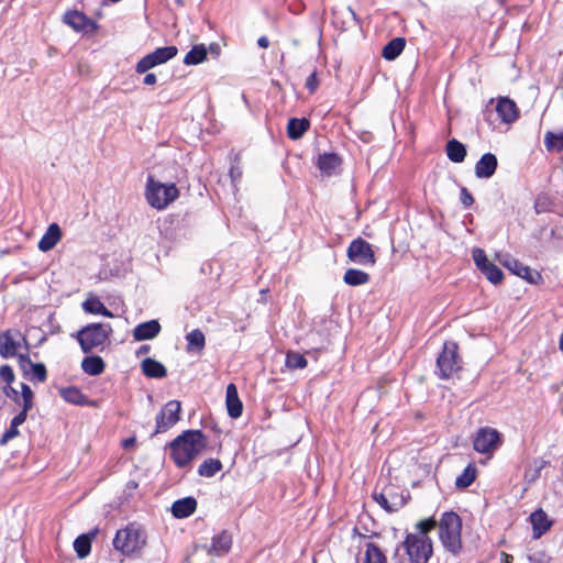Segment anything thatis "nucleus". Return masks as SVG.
<instances>
[{"label":"nucleus","instance_id":"37","mask_svg":"<svg viewBox=\"0 0 563 563\" xmlns=\"http://www.w3.org/2000/svg\"><path fill=\"white\" fill-rule=\"evenodd\" d=\"M14 333L18 336H20L21 342L23 343L24 349H25V353H20V354L16 355L18 356L19 366L22 369L23 374L25 376H29L30 375L31 365L34 364L30 360V356H29V351H30L29 342H27L26 338L24 335H22L19 331H14Z\"/></svg>","mask_w":563,"mask_h":563},{"label":"nucleus","instance_id":"4","mask_svg":"<svg viewBox=\"0 0 563 563\" xmlns=\"http://www.w3.org/2000/svg\"><path fill=\"white\" fill-rule=\"evenodd\" d=\"M146 545V533L135 523L117 531L113 547L125 556L140 553Z\"/></svg>","mask_w":563,"mask_h":563},{"label":"nucleus","instance_id":"32","mask_svg":"<svg viewBox=\"0 0 563 563\" xmlns=\"http://www.w3.org/2000/svg\"><path fill=\"white\" fill-rule=\"evenodd\" d=\"M82 308L88 313L101 314L108 318H112L113 313L103 305L98 297H91L82 302Z\"/></svg>","mask_w":563,"mask_h":563},{"label":"nucleus","instance_id":"23","mask_svg":"<svg viewBox=\"0 0 563 563\" xmlns=\"http://www.w3.org/2000/svg\"><path fill=\"white\" fill-rule=\"evenodd\" d=\"M347 250V258L351 263L361 265V266H374L375 265V254L373 249H346Z\"/></svg>","mask_w":563,"mask_h":563},{"label":"nucleus","instance_id":"36","mask_svg":"<svg viewBox=\"0 0 563 563\" xmlns=\"http://www.w3.org/2000/svg\"><path fill=\"white\" fill-rule=\"evenodd\" d=\"M187 351H201L206 345V338L201 330L195 329L186 335Z\"/></svg>","mask_w":563,"mask_h":563},{"label":"nucleus","instance_id":"35","mask_svg":"<svg viewBox=\"0 0 563 563\" xmlns=\"http://www.w3.org/2000/svg\"><path fill=\"white\" fill-rule=\"evenodd\" d=\"M343 282L349 286H361L369 282V275L360 269L349 268L343 276Z\"/></svg>","mask_w":563,"mask_h":563},{"label":"nucleus","instance_id":"54","mask_svg":"<svg viewBox=\"0 0 563 563\" xmlns=\"http://www.w3.org/2000/svg\"><path fill=\"white\" fill-rule=\"evenodd\" d=\"M351 247H367L372 246L368 242L362 240L361 238L354 239L350 245Z\"/></svg>","mask_w":563,"mask_h":563},{"label":"nucleus","instance_id":"20","mask_svg":"<svg viewBox=\"0 0 563 563\" xmlns=\"http://www.w3.org/2000/svg\"><path fill=\"white\" fill-rule=\"evenodd\" d=\"M227 409L228 413L231 418H239L243 411V404L239 398L238 388L233 383H230L227 386V396H225Z\"/></svg>","mask_w":563,"mask_h":563},{"label":"nucleus","instance_id":"13","mask_svg":"<svg viewBox=\"0 0 563 563\" xmlns=\"http://www.w3.org/2000/svg\"><path fill=\"white\" fill-rule=\"evenodd\" d=\"M232 543V533L228 530H222L212 537L207 552L211 555L223 556L230 552Z\"/></svg>","mask_w":563,"mask_h":563},{"label":"nucleus","instance_id":"57","mask_svg":"<svg viewBox=\"0 0 563 563\" xmlns=\"http://www.w3.org/2000/svg\"><path fill=\"white\" fill-rule=\"evenodd\" d=\"M156 75L153 74V73H148L145 75V77L143 78V82L147 86H153L156 84Z\"/></svg>","mask_w":563,"mask_h":563},{"label":"nucleus","instance_id":"11","mask_svg":"<svg viewBox=\"0 0 563 563\" xmlns=\"http://www.w3.org/2000/svg\"><path fill=\"white\" fill-rule=\"evenodd\" d=\"M500 444V433L489 427L481 428L473 440V449L483 454L493 453Z\"/></svg>","mask_w":563,"mask_h":563},{"label":"nucleus","instance_id":"34","mask_svg":"<svg viewBox=\"0 0 563 563\" xmlns=\"http://www.w3.org/2000/svg\"><path fill=\"white\" fill-rule=\"evenodd\" d=\"M60 239L62 230L59 225L57 223H52L38 241L37 246H56Z\"/></svg>","mask_w":563,"mask_h":563},{"label":"nucleus","instance_id":"53","mask_svg":"<svg viewBox=\"0 0 563 563\" xmlns=\"http://www.w3.org/2000/svg\"><path fill=\"white\" fill-rule=\"evenodd\" d=\"M460 200H461V203L466 208L472 206V203L474 202L472 195L464 187L461 189Z\"/></svg>","mask_w":563,"mask_h":563},{"label":"nucleus","instance_id":"15","mask_svg":"<svg viewBox=\"0 0 563 563\" xmlns=\"http://www.w3.org/2000/svg\"><path fill=\"white\" fill-rule=\"evenodd\" d=\"M530 523L534 539H540L553 525L542 508L537 509L530 515Z\"/></svg>","mask_w":563,"mask_h":563},{"label":"nucleus","instance_id":"43","mask_svg":"<svg viewBox=\"0 0 563 563\" xmlns=\"http://www.w3.org/2000/svg\"><path fill=\"white\" fill-rule=\"evenodd\" d=\"M476 477V470L471 464L467 465L461 475L455 479V486L457 488H466L473 484Z\"/></svg>","mask_w":563,"mask_h":563},{"label":"nucleus","instance_id":"41","mask_svg":"<svg viewBox=\"0 0 563 563\" xmlns=\"http://www.w3.org/2000/svg\"><path fill=\"white\" fill-rule=\"evenodd\" d=\"M364 563H386V556L377 544L371 542L366 545Z\"/></svg>","mask_w":563,"mask_h":563},{"label":"nucleus","instance_id":"26","mask_svg":"<svg viewBox=\"0 0 563 563\" xmlns=\"http://www.w3.org/2000/svg\"><path fill=\"white\" fill-rule=\"evenodd\" d=\"M81 368L88 375L98 376L104 372L106 363L101 356H86L81 361Z\"/></svg>","mask_w":563,"mask_h":563},{"label":"nucleus","instance_id":"24","mask_svg":"<svg viewBox=\"0 0 563 563\" xmlns=\"http://www.w3.org/2000/svg\"><path fill=\"white\" fill-rule=\"evenodd\" d=\"M60 397L71 405L90 406L89 398L76 386L64 387L59 390Z\"/></svg>","mask_w":563,"mask_h":563},{"label":"nucleus","instance_id":"47","mask_svg":"<svg viewBox=\"0 0 563 563\" xmlns=\"http://www.w3.org/2000/svg\"><path fill=\"white\" fill-rule=\"evenodd\" d=\"M0 378L4 382V385H12L14 383L15 375L9 364H3L0 366Z\"/></svg>","mask_w":563,"mask_h":563},{"label":"nucleus","instance_id":"10","mask_svg":"<svg viewBox=\"0 0 563 563\" xmlns=\"http://www.w3.org/2000/svg\"><path fill=\"white\" fill-rule=\"evenodd\" d=\"M177 47L174 45L158 47L154 52L141 58L135 67L137 74H144L151 68L162 65L177 55Z\"/></svg>","mask_w":563,"mask_h":563},{"label":"nucleus","instance_id":"8","mask_svg":"<svg viewBox=\"0 0 563 563\" xmlns=\"http://www.w3.org/2000/svg\"><path fill=\"white\" fill-rule=\"evenodd\" d=\"M496 258L511 274L521 277L531 285H539L543 282V277L538 271L531 269L509 254L497 252Z\"/></svg>","mask_w":563,"mask_h":563},{"label":"nucleus","instance_id":"61","mask_svg":"<svg viewBox=\"0 0 563 563\" xmlns=\"http://www.w3.org/2000/svg\"><path fill=\"white\" fill-rule=\"evenodd\" d=\"M134 443H135V439L129 438L122 442V445H123V448L128 449L129 446L133 445Z\"/></svg>","mask_w":563,"mask_h":563},{"label":"nucleus","instance_id":"64","mask_svg":"<svg viewBox=\"0 0 563 563\" xmlns=\"http://www.w3.org/2000/svg\"><path fill=\"white\" fill-rule=\"evenodd\" d=\"M559 347L563 352V332L561 333V336H560Z\"/></svg>","mask_w":563,"mask_h":563},{"label":"nucleus","instance_id":"6","mask_svg":"<svg viewBox=\"0 0 563 563\" xmlns=\"http://www.w3.org/2000/svg\"><path fill=\"white\" fill-rule=\"evenodd\" d=\"M112 333L109 323H90L82 327L77 333L76 339L84 353H90L95 349L103 345Z\"/></svg>","mask_w":563,"mask_h":563},{"label":"nucleus","instance_id":"2","mask_svg":"<svg viewBox=\"0 0 563 563\" xmlns=\"http://www.w3.org/2000/svg\"><path fill=\"white\" fill-rule=\"evenodd\" d=\"M144 196L147 203L158 211L165 210L179 197V189L174 183H161L152 175L146 178Z\"/></svg>","mask_w":563,"mask_h":563},{"label":"nucleus","instance_id":"19","mask_svg":"<svg viewBox=\"0 0 563 563\" xmlns=\"http://www.w3.org/2000/svg\"><path fill=\"white\" fill-rule=\"evenodd\" d=\"M161 324L157 320H150L137 324L133 330L135 341H145L156 338L161 332Z\"/></svg>","mask_w":563,"mask_h":563},{"label":"nucleus","instance_id":"59","mask_svg":"<svg viewBox=\"0 0 563 563\" xmlns=\"http://www.w3.org/2000/svg\"><path fill=\"white\" fill-rule=\"evenodd\" d=\"M257 45L262 48H267L268 45H269V41L266 36H261L258 40H257Z\"/></svg>","mask_w":563,"mask_h":563},{"label":"nucleus","instance_id":"25","mask_svg":"<svg viewBox=\"0 0 563 563\" xmlns=\"http://www.w3.org/2000/svg\"><path fill=\"white\" fill-rule=\"evenodd\" d=\"M142 372L150 378H164L167 375L166 367L158 361L146 357L141 363Z\"/></svg>","mask_w":563,"mask_h":563},{"label":"nucleus","instance_id":"52","mask_svg":"<svg viewBox=\"0 0 563 563\" xmlns=\"http://www.w3.org/2000/svg\"><path fill=\"white\" fill-rule=\"evenodd\" d=\"M319 86L316 71L311 73L306 80V88L310 92H314Z\"/></svg>","mask_w":563,"mask_h":563},{"label":"nucleus","instance_id":"3","mask_svg":"<svg viewBox=\"0 0 563 563\" xmlns=\"http://www.w3.org/2000/svg\"><path fill=\"white\" fill-rule=\"evenodd\" d=\"M462 520L454 511H445L439 521V539L443 548L457 555L462 550Z\"/></svg>","mask_w":563,"mask_h":563},{"label":"nucleus","instance_id":"60","mask_svg":"<svg viewBox=\"0 0 563 563\" xmlns=\"http://www.w3.org/2000/svg\"><path fill=\"white\" fill-rule=\"evenodd\" d=\"M150 350H151V346H150V345H147V344L141 345V346L139 347L137 352H136V355H137V356H140V355H142V354H146V353H148V352H150Z\"/></svg>","mask_w":563,"mask_h":563},{"label":"nucleus","instance_id":"56","mask_svg":"<svg viewBox=\"0 0 563 563\" xmlns=\"http://www.w3.org/2000/svg\"><path fill=\"white\" fill-rule=\"evenodd\" d=\"M537 213L543 212L547 209L545 199L538 198L534 202Z\"/></svg>","mask_w":563,"mask_h":563},{"label":"nucleus","instance_id":"45","mask_svg":"<svg viewBox=\"0 0 563 563\" xmlns=\"http://www.w3.org/2000/svg\"><path fill=\"white\" fill-rule=\"evenodd\" d=\"M435 527H437V521L432 517L420 520L416 523L417 532H413V534L429 537L428 533L431 530H433Z\"/></svg>","mask_w":563,"mask_h":563},{"label":"nucleus","instance_id":"42","mask_svg":"<svg viewBox=\"0 0 563 563\" xmlns=\"http://www.w3.org/2000/svg\"><path fill=\"white\" fill-rule=\"evenodd\" d=\"M285 364L290 369H302L307 366V358L299 352L288 351Z\"/></svg>","mask_w":563,"mask_h":563},{"label":"nucleus","instance_id":"30","mask_svg":"<svg viewBox=\"0 0 563 563\" xmlns=\"http://www.w3.org/2000/svg\"><path fill=\"white\" fill-rule=\"evenodd\" d=\"M310 123L307 119L292 118L287 124V134L291 140L300 139L305 132L309 129Z\"/></svg>","mask_w":563,"mask_h":563},{"label":"nucleus","instance_id":"46","mask_svg":"<svg viewBox=\"0 0 563 563\" xmlns=\"http://www.w3.org/2000/svg\"><path fill=\"white\" fill-rule=\"evenodd\" d=\"M20 387V400L22 399V407L31 410L33 408L34 394L31 387L25 383H21Z\"/></svg>","mask_w":563,"mask_h":563},{"label":"nucleus","instance_id":"17","mask_svg":"<svg viewBox=\"0 0 563 563\" xmlns=\"http://www.w3.org/2000/svg\"><path fill=\"white\" fill-rule=\"evenodd\" d=\"M341 164V157L333 152L320 154L317 161L319 170L322 175L328 177L334 175L340 168Z\"/></svg>","mask_w":563,"mask_h":563},{"label":"nucleus","instance_id":"55","mask_svg":"<svg viewBox=\"0 0 563 563\" xmlns=\"http://www.w3.org/2000/svg\"><path fill=\"white\" fill-rule=\"evenodd\" d=\"M241 175H242V172L238 166H232L230 168V177L233 183L236 181L238 179H240Z\"/></svg>","mask_w":563,"mask_h":563},{"label":"nucleus","instance_id":"33","mask_svg":"<svg viewBox=\"0 0 563 563\" xmlns=\"http://www.w3.org/2000/svg\"><path fill=\"white\" fill-rule=\"evenodd\" d=\"M548 463L549 462L543 459H534L525 471V482L527 484L537 482L541 476L542 470L548 465Z\"/></svg>","mask_w":563,"mask_h":563},{"label":"nucleus","instance_id":"29","mask_svg":"<svg viewBox=\"0 0 563 563\" xmlns=\"http://www.w3.org/2000/svg\"><path fill=\"white\" fill-rule=\"evenodd\" d=\"M448 158L453 163H462L466 156V148L460 141L452 139L445 146Z\"/></svg>","mask_w":563,"mask_h":563},{"label":"nucleus","instance_id":"31","mask_svg":"<svg viewBox=\"0 0 563 563\" xmlns=\"http://www.w3.org/2000/svg\"><path fill=\"white\" fill-rule=\"evenodd\" d=\"M95 532L78 536L74 541V550L79 559H85L91 551V542Z\"/></svg>","mask_w":563,"mask_h":563},{"label":"nucleus","instance_id":"1","mask_svg":"<svg viewBox=\"0 0 563 563\" xmlns=\"http://www.w3.org/2000/svg\"><path fill=\"white\" fill-rule=\"evenodd\" d=\"M208 445V438L201 430H185L167 444L170 459L179 468L188 466Z\"/></svg>","mask_w":563,"mask_h":563},{"label":"nucleus","instance_id":"5","mask_svg":"<svg viewBox=\"0 0 563 563\" xmlns=\"http://www.w3.org/2000/svg\"><path fill=\"white\" fill-rule=\"evenodd\" d=\"M402 548L408 556L409 563H429L433 555V542L430 537L416 536L407 532L405 540L397 550Z\"/></svg>","mask_w":563,"mask_h":563},{"label":"nucleus","instance_id":"39","mask_svg":"<svg viewBox=\"0 0 563 563\" xmlns=\"http://www.w3.org/2000/svg\"><path fill=\"white\" fill-rule=\"evenodd\" d=\"M544 145L548 151L562 152L563 151V131H559V132L548 131L544 135Z\"/></svg>","mask_w":563,"mask_h":563},{"label":"nucleus","instance_id":"14","mask_svg":"<svg viewBox=\"0 0 563 563\" xmlns=\"http://www.w3.org/2000/svg\"><path fill=\"white\" fill-rule=\"evenodd\" d=\"M63 20L77 32H88L96 29L95 22L79 11L66 12Z\"/></svg>","mask_w":563,"mask_h":563},{"label":"nucleus","instance_id":"44","mask_svg":"<svg viewBox=\"0 0 563 563\" xmlns=\"http://www.w3.org/2000/svg\"><path fill=\"white\" fill-rule=\"evenodd\" d=\"M30 375L31 380L44 383L47 378L46 366L43 363H34L31 365Z\"/></svg>","mask_w":563,"mask_h":563},{"label":"nucleus","instance_id":"62","mask_svg":"<svg viewBox=\"0 0 563 563\" xmlns=\"http://www.w3.org/2000/svg\"><path fill=\"white\" fill-rule=\"evenodd\" d=\"M5 404H7V400L3 397L2 386L0 385V409H2L5 406Z\"/></svg>","mask_w":563,"mask_h":563},{"label":"nucleus","instance_id":"40","mask_svg":"<svg viewBox=\"0 0 563 563\" xmlns=\"http://www.w3.org/2000/svg\"><path fill=\"white\" fill-rule=\"evenodd\" d=\"M207 58V48L203 44L195 45L185 56L184 64L198 65Z\"/></svg>","mask_w":563,"mask_h":563},{"label":"nucleus","instance_id":"49","mask_svg":"<svg viewBox=\"0 0 563 563\" xmlns=\"http://www.w3.org/2000/svg\"><path fill=\"white\" fill-rule=\"evenodd\" d=\"M373 499L387 512H394V510L389 509L391 506L389 504V499L387 498V494H384V492H374Z\"/></svg>","mask_w":563,"mask_h":563},{"label":"nucleus","instance_id":"38","mask_svg":"<svg viewBox=\"0 0 563 563\" xmlns=\"http://www.w3.org/2000/svg\"><path fill=\"white\" fill-rule=\"evenodd\" d=\"M222 470V463L218 459H207L198 467V475L212 477Z\"/></svg>","mask_w":563,"mask_h":563},{"label":"nucleus","instance_id":"21","mask_svg":"<svg viewBox=\"0 0 563 563\" xmlns=\"http://www.w3.org/2000/svg\"><path fill=\"white\" fill-rule=\"evenodd\" d=\"M197 509V500L191 497L177 499L172 505V514L177 519H183L191 516Z\"/></svg>","mask_w":563,"mask_h":563},{"label":"nucleus","instance_id":"48","mask_svg":"<svg viewBox=\"0 0 563 563\" xmlns=\"http://www.w3.org/2000/svg\"><path fill=\"white\" fill-rule=\"evenodd\" d=\"M2 393L5 399L10 398L16 405H22L20 401V394L12 385H3Z\"/></svg>","mask_w":563,"mask_h":563},{"label":"nucleus","instance_id":"12","mask_svg":"<svg viewBox=\"0 0 563 563\" xmlns=\"http://www.w3.org/2000/svg\"><path fill=\"white\" fill-rule=\"evenodd\" d=\"M473 260L476 267L489 283L493 285H499L503 283V271L487 258L484 249H473Z\"/></svg>","mask_w":563,"mask_h":563},{"label":"nucleus","instance_id":"50","mask_svg":"<svg viewBox=\"0 0 563 563\" xmlns=\"http://www.w3.org/2000/svg\"><path fill=\"white\" fill-rule=\"evenodd\" d=\"M19 428L10 424L9 429L0 438V445H5L9 441L19 435Z\"/></svg>","mask_w":563,"mask_h":563},{"label":"nucleus","instance_id":"9","mask_svg":"<svg viewBox=\"0 0 563 563\" xmlns=\"http://www.w3.org/2000/svg\"><path fill=\"white\" fill-rule=\"evenodd\" d=\"M181 404L178 400H169L164 405L161 411L156 415V428L152 437L166 432L174 427L180 419Z\"/></svg>","mask_w":563,"mask_h":563},{"label":"nucleus","instance_id":"63","mask_svg":"<svg viewBox=\"0 0 563 563\" xmlns=\"http://www.w3.org/2000/svg\"><path fill=\"white\" fill-rule=\"evenodd\" d=\"M347 12L351 14V18L356 22L358 23V20H357V16H356V13L354 12V10L352 8H347Z\"/></svg>","mask_w":563,"mask_h":563},{"label":"nucleus","instance_id":"7","mask_svg":"<svg viewBox=\"0 0 563 563\" xmlns=\"http://www.w3.org/2000/svg\"><path fill=\"white\" fill-rule=\"evenodd\" d=\"M462 368L459 346L455 342H444L442 352L437 357L435 374L441 379H449Z\"/></svg>","mask_w":563,"mask_h":563},{"label":"nucleus","instance_id":"18","mask_svg":"<svg viewBox=\"0 0 563 563\" xmlns=\"http://www.w3.org/2000/svg\"><path fill=\"white\" fill-rule=\"evenodd\" d=\"M497 157L492 153L484 154L475 164L477 178H490L497 169Z\"/></svg>","mask_w":563,"mask_h":563},{"label":"nucleus","instance_id":"58","mask_svg":"<svg viewBox=\"0 0 563 563\" xmlns=\"http://www.w3.org/2000/svg\"><path fill=\"white\" fill-rule=\"evenodd\" d=\"M512 555L506 553V552H501L500 553V563H512Z\"/></svg>","mask_w":563,"mask_h":563},{"label":"nucleus","instance_id":"16","mask_svg":"<svg viewBox=\"0 0 563 563\" xmlns=\"http://www.w3.org/2000/svg\"><path fill=\"white\" fill-rule=\"evenodd\" d=\"M496 111L504 123H512L519 117V110L515 101L507 97L499 98Z\"/></svg>","mask_w":563,"mask_h":563},{"label":"nucleus","instance_id":"27","mask_svg":"<svg viewBox=\"0 0 563 563\" xmlns=\"http://www.w3.org/2000/svg\"><path fill=\"white\" fill-rule=\"evenodd\" d=\"M405 45H406L405 38L395 37L384 46L382 56L386 60H394L402 53Z\"/></svg>","mask_w":563,"mask_h":563},{"label":"nucleus","instance_id":"28","mask_svg":"<svg viewBox=\"0 0 563 563\" xmlns=\"http://www.w3.org/2000/svg\"><path fill=\"white\" fill-rule=\"evenodd\" d=\"M383 492L384 494H387V498L389 499V504L391 506L389 509L394 510V512L401 509L410 498L408 492L406 495H404L402 492L398 493L397 489L393 486L386 487Z\"/></svg>","mask_w":563,"mask_h":563},{"label":"nucleus","instance_id":"51","mask_svg":"<svg viewBox=\"0 0 563 563\" xmlns=\"http://www.w3.org/2000/svg\"><path fill=\"white\" fill-rule=\"evenodd\" d=\"M29 411V409L22 407L21 411L12 418L10 424L19 428L21 424L25 422Z\"/></svg>","mask_w":563,"mask_h":563},{"label":"nucleus","instance_id":"22","mask_svg":"<svg viewBox=\"0 0 563 563\" xmlns=\"http://www.w3.org/2000/svg\"><path fill=\"white\" fill-rule=\"evenodd\" d=\"M20 346L21 342L14 339L11 330L0 333V356L2 358L16 356Z\"/></svg>","mask_w":563,"mask_h":563}]
</instances>
